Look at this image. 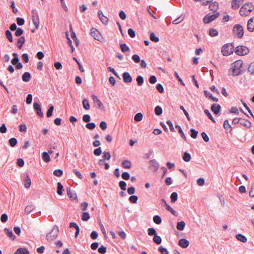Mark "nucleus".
<instances>
[{
  "label": "nucleus",
  "instance_id": "nucleus-1",
  "mask_svg": "<svg viewBox=\"0 0 254 254\" xmlns=\"http://www.w3.org/2000/svg\"><path fill=\"white\" fill-rule=\"evenodd\" d=\"M243 62L242 60H237L232 64V67L229 72L232 71L231 75L233 76H236L242 74V68Z\"/></svg>",
  "mask_w": 254,
  "mask_h": 254
},
{
  "label": "nucleus",
  "instance_id": "nucleus-2",
  "mask_svg": "<svg viewBox=\"0 0 254 254\" xmlns=\"http://www.w3.org/2000/svg\"><path fill=\"white\" fill-rule=\"evenodd\" d=\"M254 10V6L252 3H247L243 5L240 10V14L241 16L248 15L249 13Z\"/></svg>",
  "mask_w": 254,
  "mask_h": 254
},
{
  "label": "nucleus",
  "instance_id": "nucleus-3",
  "mask_svg": "<svg viewBox=\"0 0 254 254\" xmlns=\"http://www.w3.org/2000/svg\"><path fill=\"white\" fill-rule=\"evenodd\" d=\"M234 51V46L233 43L226 44L222 46L221 53L224 56H228L233 53Z\"/></svg>",
  "mask_w": 254,
  "mask_h": 254
},
{
  "label": "nucleus",
  "instance_id": "nucleus-4",
  "mask_svg": "<svg viewBox=\"0 0 254 254\" xmlns=\"http://www.w3.org/2000/svg\"><path fill=\"white\" fill-rule=\"evenodd\" d=\"M59 228L57 226H55L50 233L47 234L46 238L49 241H54L58 237Z\"/></svg>",
  "mask_w": 254,
  "mask_h": 254
},
{
  "label": "nucleus",
  "instance_id": "nucleus-5",
  "mask_svg": "<svg viewBox=\"0 0 254 254\" xmlns=\"http://www.w3.org/2000/svg\"><path fill=\"white\" fill-rule=\"evenodd\" d=\"M219 15V13L218 11H215L213 14L208 13L204 16L203 21L205 24L209 23L218 17Z\"/></svg>",
  "mask_w": 254,
  "mask_h": 254
},
{
  "label": "nucleus",
  "instance_id": "nucleus-6",
  "mask_svg": "<svg viewBox=\"0 0 254 254\" xmlns=\"http://www.w3.org/2000/svg\"><path fill=\"white\" fill-rule=\"evenodd\" d=\"M249 49L244 46H238L236 48L235 53L239 56H245L249 53Z\"/></svg>",
  "mask_w": 254,
  "mask_h": 254
},
{
  "label": "nucleus",
  "instance_id": "nucleus-7",
  "mask_svg": "<svg viewBox=\"0 0 254 254\" xmlns=\"http://www.w3.org/2000/svg\"><path fill=\"white\" fill-rule=\"evenodd\" d=\"M234 34L238 36L239 38H241L244 35V29L240 24H236L233 29Z\"/></svg>",
  "mask_w": 254,
  "mask_h": 254
},
{
  "label": "nucleus",
  "instance_id": "nucleus-8",
  "mask_svg": "<svg viewBox=\"0 0 254 254\" xmlns=\"http://www.w3.org/2000/svg\"><path fill=\"white\" fill-rule=\"evenodd\" d=\"M32 21L35 26L36 29H38L39 26V18L37 12L36 10H32Z\"/></svg>",
  "mask_w": 254,
  "mask_h": 254
},
{
  "label": "nucleus",
  "instance_id": "nucleus-9",
  "mask_svg": "<svg viewBox=\"0 0 254 254\" xmlns=\"http://www.w3.org/2000/svg\"><path fill=\"white\" fill-rule=\"evenodd\" d=\"M33 108L36 112V114L40 117H43V113L42 112L40 105L36 102H34L33 104Z\"/></svg>",
  "mask_w": 254,
  "mask_h": 254
},
{
  "label": "nucleus",
  "instance_id": "nucleus-10",
  "mask_svg": "<svg viewBox=\"0 0 254 254\" xmlns=\"http://www.w3.org/2000/svg\"><path fill=\"white\" fill-rule=\"evenodd\" d=\"M149 164L153 171L156 172L158 170L159 168V164L155 159L151 160L149 161Z\"/></svg>",
  "mask_w": 254,
  "mask_h": 254
},
{
  "label": "nucleus",
  "instance_id": "nucleus-11",
  "mask_svg": "<svg viewBox=\"0 0 254 254\" xmlns=\"http://www.w3.org/2000/svg\"><path fill=\"white\" fill-rule=\"evenodd\" d=\"M92 99L94 104L97 105L99 109H102L104 108L103 103L101 102V101L98 99V98L96 95H93Z\"/></svg>",
  "mask_w": 254,
  "mask_h": 254
},
{
  "label": "nucleus",
  "instance_id": "nucleus-12",
  "mask_svg": "<svg viewBox=\"0 0 254 254\" xmlns=\"http://www.w3.org/2000/svg\"><path fill=\"white\" fill-rule=\"evenodd\" d=\"M91 35L94 39L99 41L100 32L97 29L92 28L91 29Z\"/></svg>",
  "mask_w": 254,
  "mask_h": 254
},
{
  "label": "nucleus",
  "instance_id": "nucleus-13",
  "mask_svg": "<svg viewBox=\"0 0 254 254\" xmlns=\"http://www.w3.org/2000/svg\"><path fill=\"white\" fill-rule=\"evenodd\" d=\"M123 80L126 83H130L132 81V78L129 73L127 72H125L123 74Z\"/></svg>",
  "mask_w": 254,
  "mask_h": 254
},
{
  "label": "nucleus",
  "instance_id": "nucleus-14",
  "mask_svg": "<svg viewBox=\"0 0 254 254\" xmlns=\"http://www.w3.org/2000/svg\"><path fill=\"white\" fill-rule=\"evenodd\" d=\"M67 194L68 196L71 200H77V196L76 193L74 191H71L70 188H68L66 189Z\"/></svg>",
  "mask_w": 254,
  "mask_h": 254
},
{
  "label": "nucleus",
  "instance_id": "nucleus-15",
  "mask_svg": "<svg viewBox=\"0 0 254 254\" xmlns=\"http://www.w3.org/2000/svg\"><path fill=\"white\" fill-rule=\"evenodd\" d=\"M247 29L251 32L254 31V17H252L248 20Z\"/></svg>",
  "mask_w": 254,
  "mask_h": 254
},
{
  "label": "nucleus",
  "instance_id": "nucleus-16",
  "mask_svg": "<svg viewBox=\"0 0 254 254\" xmlns=\"http://www.w3.org/2000/svg\"><path fill=\"white\" fill-rule=\"evenodd\" d=\"M5 234L9 237L11 240L14 241L16 239V237L13 235V233L11 230L7 228L4 229Z\"/></svg>",
  "mask_w": 254,
  "mask_h": 254
},
{
  "label": "nucleus",
  "instance_id": "nucleus-17",
  "mask_svg": "<svg viewBox=\"0 0 254 254\" xmlns=\"http://www.w3.org/2000/svg\"><path fill=\"white\" fill-rule=\"evenodd\" d=\"M190 244V242L186 239H181L179 241L178 245L183 248H187Z\"/></svg>",
  "mask_w": 254,
  "mask_h": 254
},
{
  "label": "nucleus",
  "instance_id": "nucleus-18",
  "mask_svg": "<svg viewBox=\"0 0 254 254\" xmlns=\"http://www.w3.org/2000/svg\"><path fill=\"white\" fill-rule=\"evenodd\" d=\"M220 109L221 106L219 104H213L211 107V111L216 115L220 112Z\"/></svg>",
  "mask_w": 254,
  "mask_h": 254
},
{
  "label": "nucleus",
  "instance_id": "nucleus-19",
  "mask_svg": "<svg viewBox=\"0 0 254 254\" xmlns=\"http://www.w3.org/2000/svg\"><path fill=\"white\" fill-rule=\"evenodd\" d=\"M240 124L247 128H250L252 126V124L249 121L242 118H240Z\"/></svg>",
  "mask_w": 254,
  "mask_h": 254
},
{
  "label": "nucleus",
  "instance_id": "nucleus-20",
  "mask_svg": "<svg viewBox=\"0 0 254 254\" xmlns=\"http://www.w3.org/2000/svg\"><path fill=\"white\" fill-rule=\"evenodd\" d=\"M244 0H233L232 1V7L233 9H237L240 7V3L243 2Z\"/></svg>",
  "mask_w": 254,
  "mask_h": 254
},
{
  "label": "nucleus",
  "instance_id": "nucleus-21",
  "mask_svg": "<svg viewBox=\"0 0 254 254\" xmlns=\"http://www.w3.org/2000/svg\"><path fill=\"white\" fill-rule=\"evenodd\" d=\"M24 187L28 189L30 187L31 184V181L29 175L27 174L26 178L23 181Z\"/></svg>",
  "mask_w": 254,
  "mask_h": 254
},
{
  "label": "nucleus",
  "instance_id": "nucleus-22",
  "mask_svg": "<svg viewBox=\"0 0 254 254\" xmlns=\"http://www.w3.org/2000/svg\"><path fill=\"white\" fill-rule=\"evenodd\" d=\"M29 253V251L27 248H18L15 252L14 254H27Z\"/></svg>",
  "mask_w": 254,
  "mask_h": 254
},
{
  "label": "nucleus",
  "instance_id": "nucleus-23",
  "mask_svg": "<svg viewBox=\"0 0 254 254\" xmlns=\"http://www.w3.org/2000/svg\"><path fill=\"white\" fill-rule=\"evenodd\" d=\"M25 42V39L24 36H21L18 40H17V47L21 49L23 45L24 44Z\"/></svg>",
  "mask_w": 254,
  "mask_h": 254
},
{
  "label": "nucleus",
  "instance_id": "nucleus-24",
  "mask_svg": "<svg viewBox=\"0 0 254 254\" xmlns=\"http://www.w3.org/2000/svg\"><path fill=\"white\" fill-rule=\"evenodd\" d=\"M31 77V74L29 72H25L22 75V79L24 82H28Z\"/></svg>",
  "mask_w": 254,
  "mask_h": 254
},
{
  "label": "nucleus",
  "instance_id": "nucleus-25",
  "mask_svg": "<svg viewBox=\"0 0 254 254\" xmlns=\"http://www.w3.org/2000/svg\"><path fill=\"white\" fill-rule=\"evenodd\" d=\"M122 166L125 169H130L131 167V163L128 160H126L122 162Z\"/></svg>",
  "mask_w": 254,
  "mask_h": 254
},
{
  "label": "nucleus",
  "instance_id": "nucleus-26",
  "mask_svg": "<svg viewBox=\"0 0 254 254\" xmlns=\"http://www.w3.org/2000/svg\"><path fill=\"white\" fill-rule=\"evenodd\" d=\"M42 158L45 162H49L50 161V157L49 155V153L47 152H43L42 154Z\"/></svg>",
  "mask_w": 254,
  "mask_h": 254
},
{
  "label": "nucleus",
  "instance_id": "nucleus-27",
  "mask_svg": "<svg viewBox=\"0 0 254 254\" xmlns=\"http://www.w3.org/2000/svg\"><path fill=\"white\" fill-rule=\"evenodd\" d=\"M166 209L170 211L175 216H178V213L173 209L167 203H166Z\"/></svg>",
  "mask_w": 254,
  "mask_h": 254
},
{
  "label": "nucleus",
  "instance_id": "nucleus-28",
  "mask_svg": "<svg viewBox=\"0 0 254 254\" xmlns=\"http://www.w3.org/2000/svg\"><path fill=\"white\" fill-rule=\"evenodd\" d=\"M185 225L186 223L184 221L178 222L177 224V229L179 231H183L185 228Z\"/></svg>",
  "mask_w": 254,
  "mask_h": 254
},
{
  "label": "nucleus",
  "instance_id": "nucleus-29",
  "mask_svg": "<svg viewBox=\"0 0 254 254\" xmlns=\"http://www.w3.org/2000/svg\"><path fill=\"white\" fill-rule=\"evenodd\" d=\"M209 8L211 10L216 11L218 7V3L217 2H213L210 3L209 5Z\"/></svg>",
  "mask_w": 254,
  "mask_h": 254
},
{
  "label": "nucleus",
  "instance_id": "nucleus-30",
  "mask_svg": "<svg viewBox=\"0 0 254 254\" xmlns=\"http://www.w3.org/2000/svg\"><path fill=\"white\" fill-rule=\"evenodd\" d=\"M120 47L121 48V50L123 53H125L126 52H128L130 51L129 47L125 43L120 44Z\"/></svg>",
  "mask_w": 254,
  "mask_h": 254
},
{
  "label": "nucleus",
  "instance_id": "nucleus-31",
  "mask_svg": "<svg viewBox=\"0 0 254 254\" xmlns=\"http://www.w3.org/2000/svg\"><path fill=\"white\" fill-rule=\"evenodd\" d=\"M175 127L178 129V131H179V133L181 134V136L182 137V138L185 140H186V139H187L186 137L185 136V134L183 129H182V128L181 127V126L180 125H177L175 126Z\"/></svg>",
  "mask_w": 254,
  "mask_h": 254
},
{
  "label": "nucleus",
  "instance_id": "nucleus-32",
  "mask_svg": "<svg viewBox=\"0 0 254 254\" xmlns=\"http://www.w3.org/2000/svg\"><path fill=\"white\" fill-rule=\"evenodd\" d=\"M64 190V188L63 185L60 182H58L57 183V193L59 195H62L63 190Z\"/></svg>",
  "mask_w": 254,
  "mask_h": 254
},
{
  "label": "nucleus",
  "instance_id": "nucleus-33",
  "mask_svg": "<svg viewBox=\"0 0 254 254\" xmlns=\"http://www.w3.org/2000/svg\"><path fill=\"white\" fill-rule=\"evenodd\" d=\"M236 238L238 240L243 243H245L247 241V238L241 234H237L236 235Z\"/></svg>",
  "mask_w": 254,
  "mask_h": 254
},
{
  "label": "nucleus",
  "instance_id": "nucleus-34",
  "mask_svg": "<svg viewBox=\"0 0 254 254\" xmlns=\"http://www.w3.org/2000/svg\"><path fill=\"white\" fill-rule=\"evenodd\" d=\"M5 35L6 37L10 42H12L13 41L11 32L9 30H6L5 31Z\"/></svg>",
  "mask_w": 254,
  "mask_h": 254
},
{
  "label": "nucleus",
  "instance_id": "nucleus-35",
  "mask_svg": "<svg viewBox=\"0 0 254 254\" xmlns=\"http://www.w3.org/2000/svg\"><path fill=\"white\" fill-rule=\"evenodd\" d=\"M153 241L154 243H155L157 245H159L162 242V239L161 238L157 235V234H156L155 236H154V238H153Z\"/></svg>",
  "mask_w": 254,
  "mask_h": 254
},
{
  "label": "nucleus",
  "instance_id": "nucleus-36",
  "mask_svg": "<svg viewBox=\"0 0 254 254\" xmlns=\"http://www.w3.org/2000/svg\"><path fill=\"white\" fill-rule=\"evenodd\" d=\"M8 143L11 147H13L17 143V140L15 138L12 137L8 140Z\"/></svg>",
  "mask_w": 254,
  "mask_h": 254
},
{
  "label": "nucleus",
  "instance_id": "nucleus-37",
  "mask_svg": "<svg viewBox=\"0 0 254 254\" xmlns=\"http://www.w3.org/2000/svg\"><path fill=\"white\" fill-rule=\"evenodd\" d=\"M183 159L184 161L188 162L191 159V156L188 152H186L183 155Z\"/></svg>",
  "mask_w": 254,
  "mask_h": 254
},
{
  "label": "nucleus",
  "instance_id": "nucleus-38",
  "mask_svg": "<svg viewBox=\"0 0 254 254\" xmlns=\"http://www.w3.org/2000/svg\"><path fill=\"white\" fill-rule=\"evenodd\" d=\"M35 207L33 205H27L25 208V212L27 214L30 213L34 209H35Z\"/></svg>",
  "mask_w": 254,
  "mask_h": 254
},
{
  "label": "nucleus",
  "instance_id": "nucleus-39",
  "mask_svg": "<svg viewBox=\"0 0 254 254\" xmlns=\"http://www.w3.org/2000/svg\"><path fill=\"white\" fill-rule=\"evenodd\" d=\"M82 105L85 110H89L90 109V104L86 98L84 99L82 101Z\"/></svg>",
  "mask_w": 254,
  "mask_h": 254
},
{
  "label": "nucleus",
  "instance_id": "nucleus-40",
  "mask_svg": "<svg viewBox=\"0 0 254 254\" xmlns=\"http://www.w3.org/2000/svg\"><path fill=\"white\" fill-rule=\"evenodd\" d=\"M170 198L172 202H175L178 199V193L176 192H172L170 195Z\"/></svg>",
  "mask_w": 254,
  "mask_h": 254
},
{
  "label": "nucleus",
  "instance_id": "nucleus-41",
  "mask_svg": "<svg viewBox=\"0 0 254 254\" xmlns=\"http://www.w3.org/2000/svg\"><path fill=\"white\" fill-rule=\"evenodd\" d=\"M204 112L205 113V114L208 117V118L211 120L212 121L213 123H215L216 121L215 120V119H214V118L212 117L211 114L210 113L209 111L207 109H205L204 111Z\"/></svg>",
  "mask_w": 254,
  "mask_h": 254
},
{
  "label": "nucleus",
  "instance_id": "nucleus-42",
  "mask_svg": "<svg viewBox=\"0 0 254 254\" xmlns=\"http://www.w3.org/2000/svg\"><path fill=\"white\" fill-rule=\"evenodd\" d=\"M111 155L109 152L104 151L102 158L105 160H109L111 159Z\"/></svg>",
  "mask_w": 254,
  "mask_h": 254
},
{
  "label": "nucleus",
  "instance_id": "nucleus-43",
  "mask_svg": "<svg viewBox=\"0 0 254 254\" xmlns=\"http://www.w3.org/2000/svg\"><path fill=\"white\" fill-rule=\"evenodd\" d=\"M154 222L157 224H160L162 222L161 218L159 215H155L153 217Z\"/></svg>",
  "mask_w": 254,
  "mask_h": 254
},
{
  "label": "nucleus",
  "instance_id": "nucleus-44",
  "mask_svg": "<svg viewBox=\"0 0 254 254\" xmlns=\"http://www.w3.org/2000/svg\"><path fill=\"white\" fill-rule=\"evenodd\" d=\"M90 219V215L88 212H84L81 216V219L83 221H87Z\"/></svg>",
  "mask_w": 254,
  "mask_h": 254
},
{
  "label": "nucleus",
  "instance_id": "nucleus-45",
  "mask_svg": "<svg viewBox=\"0 0 254 254\" xmlns=\"http://www.w3.org/2000/svg\"><path fill=\"white\" fill-rule=\"evenodd\" d=\"M155 113L156 115L159 116L162 114V109L159 106H157L154 109Z\"/></svg>",
  "mask_w": 254,
  "mask_h": 254
},
{
  "label": "nucleus",
  "instance_id": "nucleus-46",
  "mask_svg": "<svg viewBox=\"0 0 254 254\" xmlns=\"http://www.w3.org/2000/svg\"><path fill=\"white\" fill-rule=\"evenodd\" d=\"M209 35L211 37H215L218 35V32L214 28H211L209 31Z\"/></svg>",
  "mask_w": 254,
  "mask_h": 254
},
{
  "label": "nucleus",
  "instance_id": "nucleus-47",
  "mask_svg": "<svg viewBox=\"0 0 254 254\" xmlns=\"http://www.w3.org/2000/svg\"><path fill=\"white\" fill-rule=\"evenodd\" d=\"M136 80L138 86H141L144 82V79L141 75L137 76Z\"/></svg>",
  "mask_w": 254,
  "mask_h": 254
},
{
  "label": "nucleus",
  "instance_id": "nucleus-48",
  "mask_svg": "<svg viewBox=\"0 0 254 254\" xmlns=\"http://www.w3.org/2000/svg\"><path fill=\"white\" fill-rule=\"evenodd\" d=\"M143 115L141 113H138L135 114L134 117V120L136 122H139L142 120Z\"/></svg>",
  "mask_w": 254,
  "mask_h": 254
},
{
  "label": "nucleus",
  "instance_id": "nucleus-49",
  "mask_svg": "<svg viewBox=\"0 0 254 254\" xmlns=\"http://www.w3.org/2000/svg\"><path fill=\"white\" fill-rule=\"evenodd\" d=\"M128 200L131 203H136L138 200V197L136 195H132L129 197Z\"/></svg>",
  "mask_w": 254,
  "mask_h": 254
},
{
  "label": "nucleus",
  "instance_id": "nucleus-50",
  "mask_svg": "<svg viewBox=\"0 0 254 254\" xmlns=\"http://www.w3.org/2000/svg\"><path fill=\"white\" fill-rule=\"evenodd\" d=\"M150 40L154 42H158L159 41V39L158 37L156 36L154 33H151L150 35Z\"/></svg>",
  "mask_w": 254,
  "mask_h": 254
},
{
  "label": "nucleus",
  "instance_id": "nucleus-51",
  "mask_svg": "<svg viewBox=\"0 0 254 254\" xmlns=\"http://www.w3.org/2000/svg\"><path fill=\"white\" fill-rule=\"evenodd\" d=\"M190 136L193 138H196L197 136L198 131L193 128H190Z\"/></svg>",
  "mask_w": 254,
  "mask_h": 254
},
{
  "label": "nucleus",
  "instance_id": "nucleus-52",
  "mask_svg": "<svg viewBox=\"0 0 254 254\" xmlns=\"http://www.w3.org/2000/svg\"><path fill=\"white\" fill-rule=\"evenodd\" d=\"M53 174L56 176L60 177L63 175V171L61 169H57L54 171Z\"/></svg>",
  "mask_w": 254,
  "mask_h": 254
},
{
  "label": "nucleus",
  "instance_id": "nucleus-53",
  "mask_svg": "<svg viewBox=\"0 0 254 254\" xmlns=\"http://www.w3.org/2000/svg\"><path fill=\"white\" fill-rule=\"evenodd\" d=\"M119 185L120 188H121V189L122 190H126L127 184L125 181H120Z\"/></svg>",
  "mask_w": 254,
  "mask_h": 254
},
{
  "label": "nucleus",
  "instance_id": "nucleus-54",
  "mask_svg": "<svg viewBox=\"0 0 254 254\" xmlns=\"http://www.w3.org/2000/svg\"><path fill=\"white\" fill-rule=\"evenodd\" d=\"M85 126L88 129L92 130L95 128L96 125L94 123H87Z\"/></svg>",
  "mask_w": 254,
  "mask_h": 254
},
{
  "label": "nucleus",
  "instance_id": "nucleus-55",
  "mask_svg": "<svg viewBox=\"0 0 254 254\" xmlns=\"http://www.w3.org/2000/svg\"><path fill=\"white\" fill-rule=\"evenodd\" d=\"M54 106L53 105H51L49 109H48V111H47L46 115L47 117H50L52 116L53 112L54 110Z\"/></svg>",
  "mask_w": 254,
  "mask_h": 254
},
{
  "label": "nucleus",
  "instance_id": "nucleus-56",
  "mask_svg": "<svg viewBox=\"0 0 254 254\" xmlns=\"http://www.w3.org/2000/svg\"><path fill=\"white\" fill-rule=\"evenodd\" d=\"M223 127L226 130H228L229 129H230V130H231V129H232V127L230 126L228 120H226L224 121V124H223Z\"/></svg>",
  "mask_w": 254,
  "mask_h": 254
},
{
  "label": "nucleus",
  "instance_id": "nucleus-57",
  "mask_svg": "<svg viewBox=\"0 0 254 254\" xmlns=\"http://www.w3.org/2000/svg\"><path fill=\"white\" fill-rule=\"evenodd\" d=\"M248 70L251 74L254 75V62L251 63L248 67Z\"/></svg>",
  "mask_w": 254,
  "mask_h": 254
},
{
  "label": "nucleus",
  "instance_id": "nucleus-58",
  "mask_svg": "<svg viewBox=\"0 0 254 254\" xmlns=\"http://www.w3.org/2000/svg\"><path fill=\"white\" fill-rule=\"evenodd\" d=\"M158 251L161 253V254H169V252L167 249L162 246H160L158 248Z\"/></svg>",
  "mask_w": 254,
  "mask_h": 254
},
{
  "label": "nucleus",
  "instance_id": "nucleus-59",
  "mask_svg": "<svg viewBox=\"0 0 254 254\" xmlns=\"http://www.w3.org/2000/svg\"><path fill=\"white\" fill-rule=\"evenodd\" d=\"M24 31L21 28H18L15 32V35L16 37H19L23 34Z\"/></svg>",
  "mask_w": 254,
  "mask_h": 254
},
{
  "label": "nucleus",
  "instance_id": "nucleus-60",
  "mask_svg": "<svg viewBox=\"0 0 254 254\" xmlns=\"http://www.w3.org/2000/svg\"><path fill=\"white\" fill-rule=\"evenodd\" d=\"M157 234L155 229L154 228H149L148 229V234L149 236H155Z\"/></svg>",
  "mask_w": 254,
  "mask_h": 254
},
{
  "label": "nucleus",
  "instance_id": "nucleus-61",
  "mask_svg": "<svg viewBox=\"0 0 254 254\" xmlns=\"http://www.w3.org/2000/svg\"><path fill=\"white\" fill-rule=\"evenodd\" d=\"M132 60L135 63H139L140 62V58L138 55L134 54L132 56Z\"/></svg>",
  "mask_w": 254,
  "mask_h": 254
},
{
  "label": "nucleus",
  "instance_id": "nucleus-62",
  "mask_svg": "<svg viewBox=\"0 0 254 254\" xmlns=\"http://www.w3.org/2000/svg\"><path fill=\"white\" fill-rule=\"evenodd\" d=\"M156 89L157 90V91L159 93H162L164 92V88L161 84H160V83L157 84L156 86Z\"/></svg>",
  "mask_w": 254,
  "mask_h": 254
},
{
  "label": "nucleus",
  "instance_id": "nucleus-63",
  "mask_svg": "<svg viewBox=\"0 0 254 254\" xmlns=\"http://www.w3.org/2000/svg\"><path fill=\"white\" fill-rule=\"evenodd\" d=\"M16 22L19 26H22L24 24L25 20L23 18L17 17L16 18Z\"/></svg>",
  "mask_w": 254,
  "mask_h": 254
},
{
  "label": "nucleus",
  "instance_id": "nucleus-64",
  "mask_svg": "<svg viewBox=\"0 0 254 254\" xmlns=\"http://www.w3.org/2000/svg\"><path fill=\"white\" fill-rule=\"evenodd\" d=\"M99 253L101 254H104L106 253L107 248L106 247H104L103 245H102L98 250Z\"/></svg>",
  "mask_w": 254,
  "mask_h": 254
}]
</instances>
